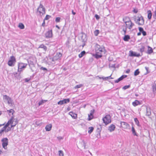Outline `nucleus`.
I'll list each match as a JSON object with an SVG mask.
<instances>
[{"mask_svg": "<svg viewBox=\"0 0 156 156\" xmlns=\"http://www.w3.org/2000/svg\"><path fill=\"white\" fill-rule=\"evenodd\" d=\"M45 37L47 38H49L52 37V30H49L45 34Z\"/></svg>", "mask_w": 156, "mask_h": 156, "instance_id": "nucleus-14", "label": "nucleus"}, {"mask_svg": "<svg viewBox=\"0 0 156 156\" xmlns=\"http://www.w3.org/2000/svg\"><path fill=\"white\" fill-rule=\"evenodd\" d=\"M86 54V52L83 51H82L78 55L79 57L80 58H81L84 56Z\"/></svg>", "mask_w": 156, "mask_h": 156, "instance_id": "nucleus-29", "label": "nucleus"}, {"mask_svg": "<svg viewBox=\"0 0 156 156\" xmlns=\"http://www.w3.org/2000/svg\"><path fill=\"white\" fill-rule=\"evenodd\" d=\"M60 18L59 17L56 18L55 19V21L56 22H59L60 21Z\"/></svg>", "mask_w": 156, "mask_h": 156, "instance_id": "nucleus-45", "label": "nucleus"}, {"mask_svg": "<svg viewBox=\"0 0 156 156\" xmlns=\"http://www.w3.org/2000/svg\"><path fill=\"white\" fill-rule=\"evenodd\" d=\"M123 31H124V34H126V28L125 29H123Z\"/></svg>", "mask_w": 156, "mask_h": 156, "instance_id": "nucleus-51", "label": "nucleus"}, {"mask_svg": "<svg viewBox=\"0 0 156 156\" xmlns=\"http://www.w3.org/2000/svg\"><path fill=\"white\" fill-rule=\"evenodd\" d=\"M134 120L136 124L138 126H140V125L139 124V122L138 120L136 118H135L134 119Z\"/></svg>", "mask_w": 156, "mask_h": 156, "instance_id": "nucleus-32", "label": "nucleus"}, {"mask_svg": "<svg viewBox=\"0 0 156 156\" xmlns=\"http://www.w3.org/2000/svg\"><path fill=\"white\" fill-rule=\"evenodd\" d=\"M152 88L153 91L154 93H156V80L154 81V83L153 85Z\"/></svg>", "mask_w": 156, "mask_h": 156, "instance_id": "nucleus-30", "label": "nucleus"}, {"mask_svg": "<svg viewBox=\"0 0 156 156\" xmlns=\"http://www.w3.org/2000/svg\"><path fill=\"white\" fill-rule=\"evenodd\" d=\"M58 154L59 156H63L64 154L63 151L62 150H60L58 151Z\"/></svg>", "mask_w": 156, "mask_h": 156, "instance_id": "nucleus-39", "label": "nucleus"}, {"mask_svg": "<svg viewBox=\"0 0 156 156\" xmlns=\"http://www.w3.org/2000/svg\"><path fill=\"white\" fill-rule=\"evenodd\" d=\"M139 30L140 31V32L141 33L143 31H144V29L143 28L141 27H139Z\"/></svg>", "mask_w": 156, "mask_h": 156, "instance_id": "nucleus-47", "label": "nucleus"}, {"mask_svg": "<svg viewBox=\"0 0 156 156\" xmlns=\"http://www.w3.org/2000/svg\"><path fill=\"white\" fill-rule=\"evenodd\" d=\"M147 18L149 20H150L151 19L152 16L151 11L150 10H148L147 11Z\"/></svg>", "mask_w": 156, "mask_h": 156, "instance_id": "nucleus-26", "label": "nucleus"}, {"mask_svg": "<svg viewBox=\"0 0 156 156\" xmlns=\"http://www.w3.org/2000/svg\"><path fill=\"white\" fill-rule=\"evenodd\" d=\"M129 56H136L139 57L140 56V54H137L136 52H133L132 51H129Z\"/></svg>", "mask_w": 156, "mask_h": 156, "instance_id": "nucleus-15", "label": "nucleus"}, {"mask_svg": "<svg viewBox=\"0 0 156 156\" xmlns=\"http://www.w3.org/2000/svg\"><path fill=\"white\" fill-rule=\"evenodd\" d=\"M96 77H98L100 79H102L103 80H107L108 79H112L113 78L111 77V75L110 76H109L108 77H100L99 76H96Z\"/></svg>", "mask_w": 156, "mask_h": 156, "instance_id": "nucleus-23", "label": "nucleus"}, {"mask_svg": "<svg viewBox=\"0 0 156 156\" xmlns=\"http://www.w3.org/2000/svg\"><path fill=\"white\" fill-rule=\"evenodd\" d=\"M133 12L135 13H136L137 12V9H134L133 11Z\"/></svg>", "mask_w": 156, "mask_h": 156, "instance_id": "nucleus-53", "label": "nucleus"}, {"mask_svg": "<svg viewBox=\"0 0 156 156\" xmlns=\"http://www.w3.org/2000/svg\"><path fill=\"white\" fill-rule=\"evenodd\" d=\"M7 112L9 115H13L14 112V111L13 109H11L10 110H7Z\"/></svg>", "mask_w": 156, "mask_h": 156, "instance_id": "nucleus-31", "label": "nucleus"}, {"mask_svg": "<svg viewBox=\"0 0 156 156\" xmlns=\"http://www.w3.org/2000/svg\"><path fill=\"white\" fill-rule=\"evenodd\" d=\"M17 123L18 121L17 119L12 117L5 125V127H7V128L9 127L11 129L15 126Z\"/></svg>", "mask_w": 156, "mask_h": 156, "instance_id": "nucleus-2", "label": "nucleus"}, {"mask_svg": "<svg viewBox=\"0 0 156 156\" xmlns=\"http://www.w3.org/2000/svg\"><path fill=\"white\" fill-rule=\"evenodd\" d=\"M1 114H2V112H0V115H1Z\"/></svg>", "mask_w": 156, "mask_h": 156, "instance_id": "nucleus-63", "label": "nucleus"}, {"mask_svg": "<svg viewBox=\"0 0 156 156\" xmlns=\"http://www.w3.org/2000/svg\"><path fill=\"white\" fill-rule=\"evenodd\" d=\"M140 73L138 69H137L135 70L134 72V75L135 76H136L138 75Z\"/></svg>", "mask_w": 156, "mask_h": 156, "instance_id": "nucleus-40", "label": "nucleus"}, {"mask_svg": "<svg viewBox=\"0 0 156 156\" xmlns=\"http://www.w3.org/2000/svg\"><path fill=\"white\" fill-rule=\"evenodd\" d=\"M99 31L98 30H96L94 32V34L95 36H97L99 34Z\"/></svg>", "mask_w": 156, "mask_h": 156, "instance_id": "nucleus-41", "label": "nucleus"}, {"mask_svg": "<svg viewBox=\"0 0 156 156\" xmlns=\"http://www.w3.org/2000/svg\"><path fill=\"white\" fill-rule=\"evenodd\" d=\"M141 32H140L139 33H137V35L139 36L141 34Z\"/></svg>", "mask_w": 156, "mask_h": 156, "instance_id": "nucleus-58", "label": "nucleus"}, {"mask_svg": "<svg viewBox=\"0 0 156 156\" xmlns=\"http://www.w3.org/2000/svg\"><path fill=\"white\" fill-rule=\"evenodd\" d=\"M29 80H30V79L28 78H26L25 79V81L26 82H28V81H29Z\"/></svg>", "mask_w": 156, "mask_h": 156, "instance_id": "nucleus-52", "label": "nucleus"}, {"mask_svg": "<svg viewBox=\"0 0 156 156\" xmlns=\"http://www.w3.org/2000/svg\"><path fill=\"white\" fill-rule=\"evenodd\" d=\"M56 27L58 29L59 28V27L58 25H56Z\"/></svg>", "mask_w": 156, "mask_h": 156, "instance_id": "nucleus-60", "label": "nucleus"}, {"mask_svg": "<svg viewBox=\"0 0 156 156\" xmlns=\"http://www.w3.org/2000/svg\"><path fill=\"white\" fill-rule=\"evenodd\" d=\"M28 63L31 69V70L32 71H34L33 68L34 67V65L33 62L31 61H30L28 62Z\"/></svg>", "mask_w": 156, "mask_h": 156, "instance_id": "nucleus-22", "label": "nucleus"}, {"mask_svg": "<svg viewBox=\"0 0 156 156\" xmlns=\"http://www.w3.org/2000/svg\"><path fill=\"white\" fill-rule=\"evenodd\" d=\"M69 114L73 118L75 119L77 117V115L76 114L73 113L72 112H70L69 113Z\"/></svg>", "mask_w": 156, "mask_h": 156, "instance_id": "nucleus-25", "label": "nucleus"}, {"mask_svg": "<svg viewBox=\"0 0 156 156\" xmlns=\"http://www.w3.org/2000/svg\"><path fill=\"white\" fill-rule=\"evenodd\" d=\"M58 139L59 140H61V139H63V137H62L60 136V137H58Z\"/></svg>", "mask_w": 156, "mask_h": 156, "instance_id": "nucleus-54", "label": "nucleus"}, {"mask_svg": "<svg viewBox=\"0 0 156 156\" xmlns=\"http://www.w3.org/2000/svg\"><path fill=\"white\" fill-rule=\"evenodd\" d=\"M50 16L48 15H47L44 19V20H48L50 18Z\"/></svg>", "mask_w": 156, "mask_h": 156, "instance_id": "nucleus-46", "label": "nucleus"}, {"mask_svg": "<svg viewBox=\"0 0 156 156\" xmlns=\"http://www.w3.org/2000/svg\"><path fill=\"white\" fill-rule=\"evenodd\" d=\"M16 62V60L15 57L13 56H12L10 57L8 64L9 66H14Z\"/></svg>", "mask_w": 156, "mask_h": 156, "instance_id": "nucleus-10", "label": "nucleus"}, {"mask_svg": "<svg viewBox=\"0 0 156 156\" xmlns=\"http://www.w3.org/2000/svg\"><path fill=\"white\" fill-rule=\"evenodd\" d=\"M95 17L97 20H98L100 18V17L97 14L95 15Z\"/></svg>", "mask_w": 156, "mask_h": 156, "instance_id": "nucleus-50", "label": "nucleus"}, {"mask_svg": "<svg viewBox=\"0 0 156 156\" xmlns=\"http://www.w3.org/2000/svg\"><path fill=\"white\" fill-rule=\"evenodd\" d=\"M127 18L128 20L127 21H125V23L126 24V28H128L130 30L133 26L134 25V24L131 21L129 18L128 17Z\"/></svg>", "mask_w": 156, "mask_h": 156, "instance_id": "nucleus-9", "label": "nucleus"}, {"mask_svg": "<svg viewBox=\"0 0 156 156\" xmlns=\"http://www.w3.org/2000/svg\"><path fill=\"white\" fill-rule=\"evenodd\" d=\"M126 75H122L121 77H120V78H119L117 80H115V83H118L121 80H123L124 78L126 77Z\"/></svg>", "mask_w": 156, "mask_h": 156, "instance_id": "nucleus-19", "label": "nucleus"}, {"mask_svg": "<svg viewBox=\"0 0 156 156\" xmlns=\"http://www.w3.org/2000/svg\"><path fill=\"white\" fill-rule=\"evenodd\" d=\"M145 47L144 46H142L141 48L140 49V51L141 52H143L144 50Z\"/></svg>", "mask_w": 156, "mask_h": 156, "instance_id": "nucleus-43", "label": "nucleus"}, {"mask_svg": "<svg viewBox=\"0 0 156 156\" xmlns=\"http://www.w3.org/2000/svg\"><path fill=\"white\" fill-rule=\"evenodd\" d=\"M46 101H47V100H44V101L43 100H41V101H40L39 102V103H38L39 105L40 106V105H42L44 103V101L45 102Z\"/></svg>", "mask_w": 156, "mask_h": 156, "instance_id": "nucleus-42", "label": "nucleus"}, {"mask_svg": "<svg viewBox=\"0 0 156 156\" xmlns=\"http://www.w3.org/2000/svg\"><path fill=\"white\" fill-rule=\"evenodd\" d=\"M103 122L107 125L111 122V117L110 115H107L102 119Z\"/></svg>", "mask_w": 156, "mask_h": 156, "instance_id": "nucleus-7", "label": "nucleus"}, {"mask_svg": "<svg viewBox=\"0 0 156 156\" xmlns=\"http://www.w3.org/2000/svg\"><path fill=\"white\" fill-rule=\"evenodd\" d=\"M121 126L125 129H127L129 127V125L127 123L124 122H121Z\"/></svg>", "mask_w": 156, "mask_h": 156, "instance_id": "nucleus-17", "label": "nucleus"}, {"mask_svg": "<svg viewBox=\"0 0 156 156\" xmlns=\"http://www.w3.org/2000/svg\"><path fill=\"white\" fill-rule=\"evenodd\" d=\"M141 104V103L138 101L136 100L134 101L133 102L132 105L134 106H136L138 105Z\"/></svg>", "mask_w": 156, "mask_h": 156, "instance_id": "nucleus-21", "label": "nucleus"}, {"mask_svg": "<svg viewBox=\"0 0 156 156\" xmlns=\"http://www.w3.org/2000/svg\"><path fill=\"white\" fill-rule=\"evenodd\" d=\"M4 125V124H2V125H0V127H1V126H3Z\"/></svg>", "mask_w": 156, "mask_h": 156, "instance_id": "nucleus-61", "label": "nucleus"}, {"mask_svg": "<svg viewBox=\"0 0 156 156\" xmlns=\"http://www.w3.org/2000/svg\"><path fill=\"white\" fill-rule=\"evenodd\" d=\"M94 130V128L92 127H89V130L88 131V133L89 134H90Z\"/></svg>", "mask_w": 156, "mask_h": 156, "instance_id": "nucleus-34", "label": "nucleus"}, {"mask_svg": "<svg viewBox=\"0 0 156 156\" xmlns=\"http://www.w3.org/2000/svg\"><path fill=\"white\" fill-rule=\"evenodd\" d=\"M130 39V36L128 35H125L123 38L124 40L126 41H128Z\"/></svg>", "mask_w": 156, "mask_h": 156, "instance_id": "nucleus-28", "label": "nucleus"}, {"mask_svg": "<svg viewBox=\"0 0 156 156\" xmlns=\"http://www.w3.org/2000/svg\"><path fill=\"white\" fill-rule=\"evenodd\" d=\"M81 144L83 146L84 148L85 149L86 148V143L85 141L83 140L82 142H81Z\"/></svg>", "mask_w": 156, "mask_h": 156, "instance_id": "nucleus-37", "label": "nucleus"}, {"mask_svg": "<svg viewBox=\"0 0 156 156\" xmlns=\"http://www.w3.org/2000/svg\"><path fill=\"white\" fill-rule=\"evenodd\" d=\"M43 48L45 51L47 50V47L44 44H41L39 46V48Z\"/></svg>", "mask_w": 156, "mask_h": 156, "instance_id": "nucleus-33", "label": "nucleus"}, {"mask_svg": "<svg viewBox=\"0 0 156 156\" xmlns=\"http://www.w3.org/2000/svg\"><path fill=\"white\" fill-rule=\"evenodd\" d=\"M83 86V85L82 84H80L79 85H78L75 86L74 87V88L75 89H77V88H80L81 87H82Z\"/></svg>", "mask_w": 156, "mask_h": 156, "instance_id": "nucleus-38", "label": "nucleus"}, {"mask_svg": "<svg viewBox=\"0 0 156 156\" xmlns=\"http://www.w3.org/2000/svg\"><path fill=\"white\" fill-rule=\"evenodd\" d=\"M153 17L155 19H156V15L155 14H154L153 15Z\"/></svg>", "mask_w": 156, "mask_h": 156, "instance_id": "nucleus-55", "label": "nucleus"}, {"mask_svg": "<svg viewBox=\"0 0 156 156\" xmlns=\"http://www.w3.org/2000/svg\"><path fill=\"white\" fill-rule=\"evenodd\" d=\"M151 114L150 109L149 108L147 107L146 108V115L147 116H150Z\"/></svg>", "mask_w": 156, "mask_h": 156, "instance_id": "nucleus-24", "label": "nucleus"}, {"mask_svg": "<svg viewBox=\"0 0 156 156\" xmlns=\"http://www.w3.org/2000/svg\"><path fill=\"white\" fill-rule=\"evenodd\" d=\"M95 110L94 109L90 110V113L88 114V120H90L93 118V114L94 113Z\"/></svg>", "mask_w": 156, "mask_h": 156, "instance_id": "nucleus-16", "label": "nucleus"}, {"mask_svg": "<svg viewBox=\"0 0 156 156\" xmlns=\"http://www.w3.org/2000/svg\"><path fill=\"white\" fill-rule=\"evenodd\" d=\"M141 33H142L143 36H145L146 35V33L144 31H143Z\"/></svg>", "mask_w": 156, "mask_h": 156, "instance_id": "nucleus-49", "label": "nucleus"}, {"mask_svg": "<svg viewBox=\"0 0 156 156\" xmlns=\"http://www.w3.org/2000/svg\"><path fill=\"white\" fill-rule=\"evenodd\" d=\"M40 69L44 71H47V69L45 67H42Z\"/></svg>", "mask_w": 156, "mask_h": 156, "instance_id": "nucleus-48", "label": "nucleus"}, {"mask_svg": "<svg viewBox=\"0 0 156 156\" xmlns=\"http://www.w3.org/2000/svg\"><path fill=\"white\" fill-rule=\"evenodd\" d=\"M130 87V85L125 86L123 87V89L125 90L129 88Z\"/></svg>", "mask_w": 156, "mask_h": 156, "instance_id": "nucleus-44", "label": "nucleus"}, {"mask_svg": "<svg viewBox=\"0 0 156 156\" xmlns=\"http://www.w3.org/2000/svg\"><path fill=\"white\" fill-rule=\"evenodd\" d=\"M153 52V50L151 48L150 46H148V49L147 50V53L149 54H150Z\"/></svg>", "mask_w": 156, "mask_h": 156, "instance_id": "nucleus-27", "label": "nucleus"}, {"mask_svg": "<svg viewBox=\"0 0 156 156\" xmlns=\"http://www.w3.org/2000/svg\"><path fill=\"white\" fill-rule=\"evenodd\" d=\"M18 27L21 29H23L24 28V25L22 23H20L19 24Z\"/></svg>", "mask_w": 156, "mask_h": 156, "instance_id": "nucleus-35", "label": "nucleus"}, {"mask_svg": "<svg viewBox=\"0 0 156 156\" xmlns=\"http://www.w3.org/2000/svg\"><path fill=\"white\" fill-rule=\"evenodd\" d=\"M115 126L113 124H111L108 127V130L111 132L115 130Z\"/></svg>", "mask_w": 156, "mask_h": 156, "instance_id": "nucleus-18", "label": "nucleus"}, {"mask_svg": "<svg viewBox=\"0 0 156 156\" xmlns=\"http://www.w3.org/2000/svg\"><path fill=\"white\" fill-rule=\"evenodd\" d=\"M3 98L4 102H7L10 106L12 105H14L13 100L9 96L7 95H3Z\"/></svg>", "mask_w": 156, "mask_h": 156, "instance_id": "nucleus-5", "label": "nucleus"}, {"mask_svg": "<svg viewBox=\"0 0 156 156\" xmlns=\"http://www.w3.org/2000/svg\"><path fill=\"white\" fill-rule=\"evenodd\" d=\"M44 61L50 65L55 64V59L51 57L50 56H48L44 59Z\"/></svg>", "mask_w": 156, "mask_h": 156, "instance_id": "nucleus-6", "label": "nucleus"}, {"mask_svg": "<svg viewBox=\"0 0 156 156\" xmlns=\"http://www.w3.org/2000/svg\"><path fill=\"white\" fill-rule=\"evenodd\" d=\"M70 100L69 98L64 99L62 100H60L58 102V104L59 105H62L66 104L69 102Z\"/></svg>", "mask_w": 156, "mask_h": 156, "instance_id": "nucleus-13", "label": "nucleus"}, {"mask_svg": "<svg viewBox=\"0 0 156 156\" xmlns=\"http://www.w3.org/2000/svg\"><path fill=\"white\" fill-rule=\"evenodd\" d=\"M154 14H155L156 15V10L154 12Z\"/></svg>", "mask_w": 156, "mask_h": 156, "instance_id": "nucleus-62", "label": "nucleus"}, {"mask_svg": "<svg viewBox=\"0 0 156 156\" xmlns=\"http://www.w3.org/2000/svg\"><path fill=\"white\" fill-rule=\"evenodd\" d=\"M8 139L6 138H4L2 140V147L5 149H6L7 146L8 144Z\"/></svg>", "mask_w": 156, "mask_h": 156, "instance_id": "nucleus-12", "label": "nucleus"}, {"mask_svg": "<svg viewBox=\"0 0 156 156\" xmlns=\"http://www.w3.org/2000/svg\"><path fill=\"white\" fill-rule=\"evenodd\" d=\"M45 13V9L43 5L41 4L37 9V14L41 16Z\"/></svg>", "mask_w": 156, "mask_h": 156, "instance_id": "nucleus-4", "label": "nucleus"}, {"mask_svg": "<svg viewBox=\"0 0 156 156\" xmlns=\"http://www.w3.org/2000/svg\"><path fill=\"white\" fill-rule=\"evenodd\" d=\"M2 153V151L0 150V155Z\"/></svg>", "mask_w": 156, "mask_h": 156, "instance_id": "nucleus-59", "label": "nucleus"}, {"mask_svg": "<svg viewBox=\"0 0 156 156\" xmlns=\"http://www.w3.org/2000/svg\"><path fill=\"white\" fill-rule=\"evenodd\" d=\"M132 132L133 134L134 135H136V131H135V130L134 128V127H133V126H132Z\"/></svg>", "mask_w": 156, "mask_h": 156, "instance_id": "nucleus-36", "label": "nucleus"}, {"mask_svg": "<svg viewBox=\"0 0 156 156\" xmlns=\"http://www.w3.org/2000/svg\"><path fill=\"white\" fill-rule=\"evenodd\" d=\"M11 130V128L5 127V125L0 130V136L4 134L5 132V133L8 132Z\"/></svg>", "mask_w": 156, "mask_h": 156, "instance_id": "nucleus-11", "label": "nucleus"}, {"mask_svg": "<svg viewBox=\"0 0 156 156\" xmlns=\"http://www.w3.org/2000/svg\"><path fill=\"white\" fill-rule=\"evenodd\" d=\"M96 54L94 56L97 58H101L106 53V50L104 47L101 46L99 44H96L95 46Z\"/></svg>", "mask_w": 156, "mask_h": 156, "instance_id": "nucleus-1", "label": "nucleus"}, {"mask_svg": "<svg viewBox=\"0 0 156 156\" xmlns=\"http://www.w3.org/2000/svg\"><path fill=\"white\" fill-rule=\"evenodd\" d=\"M44 25H45V22H44V21L43 23L42 24V26H44Z\"/></svg>", "mask_w": 156, "mask_h": 156, "instance_id": "nucleus-57", "label": "nucleus"}, {"mask_svg": "<svg viewBox=\"0 0 156 156\" xmlns=\"http://www.w3.org/2000/svg\"><path fill=\"white\" fill-rule=\"evenodd\" d=\"M72 13L73 15H75L76 14V12H74L73 10H72Z\"/></svg>", "mask_w": 156, "mask_h": 156, "instance_id": "nucleus-56", "label": "nucleus"}, {"mask_svg": "<svg viewBox=\"0 0 156 156\" xmlns=\"http://www.w3.org/2000/svg\"><path fill=\"white\" fill-rule=\"evenodd\" d=\"M134 20L136 23L138 25H143L144 23V18L140 15L137 16H135L134 18Z\"/></svg>", "mask_w": 156, "mask_h": 156, "instance_id": "nucleus-3", "label": "nucleus"}, {"mask_svg": "<svg viewBox=\"0 0 156 156\" xmlns=\"http://www.w3.org/2000/svg\"><path fill=\"white\" fill-rule=\"evenodd\" d=\"M51 127L52 125L51 124H50L46 126L45 129L47 131H49L51 130Z\"/></svg>", "mask_w": 156, "mask_h": 156, "instance_id": "nucleus-20", "label": "nucleus"}, {"mask_svg": "<svg viewBox=\"0 0 156 156\" xmlns=\"http://www.w3.org/2000/svg\"><path fill=\"white\" fill-rule=\"evenodd\" d=\"M27 65V64L26 63L22 62L19 63L18 64V72H21L23 71L26 67Z\"/></svg>", "mask_w": 156, "mask_h": 156, "instance_id": "nucleus-8", "label": "nucleus"}]
</instances>
